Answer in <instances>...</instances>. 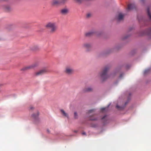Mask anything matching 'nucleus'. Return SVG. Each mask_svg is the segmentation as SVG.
<instances>
[{
    "label": "nucleus",
    "instance_id": "nucleus-1",
    "mask_svg": "<svg viewBox=\"0 0 151 151\" xmlns=\"http://www.w3.org/2000/svg\"><path fill=\"white\" fill-rule=\"evenodd\" d=\"M45 27L49 30L50 34H53L56 31L58 27L55 22H50L47 23L45 25Z\"/></svg>",
    "mask_w": 151,
    "mask_h": 151
},
{
    "label": "nucleus",
    "instance_id": "nucleus-2",
    "mask_svg": "<svg viewBox=\"0 0 151 151\" xmlns=\"http://www.w3.org/2000/svg\"><path fill=\"white\" fill-rule=\"evenodd\" d=\"M109 69V68L108 67H105L103 70L102 71L99 73V76L102 81H104L109 77V76L107 74Z\"/></svg>",
    "mask_w": 151,
    "mask_h": 151
},
{
    "label": "nucleus",
    "instance_id": "nucleus-3",
    "mask_svg": "<svg viewBox=\"0 0 151 151\" xmlns=\"http://www.w3.org/2000/svg\"><path fill=\"white\" fill-rule=\"evenodd\" d=\"M64 73L68 75H71L74 73V70L70 65L66 66L64 71Z\"/></svg>",
    "mask_w": 151,
    "mask_h": 151
},
{
    "label": "nucleus",
    "instance_id": "nucleus-4",
    "mask_svg": "<svg viewBox=\"0 0 151 151\" xmlns=\"http://www.w3.org/2000/svg\"><path fill=\"white\" fill-rule=\"evenodd\" d=\"M49 72L48 69L46 68H43L38 71L35 72L34 75L36 76H38L43 75Z\"/></svg>",
    "mask_w": 151,
    "mask_h": 151
},
{
    "label": "nucleus",
    "instance_id": "nucleus-5",
    "mask_svg": "<svg viewBox=\"0 0 151 151\" xmlns=\"http://www.w3.org/2000/svg\"><path fill=\"white\" fill-rule=\"evenodd\" d=\"M92 47L91 44L90 43L85 42L82 45V47L86 49L87 51H89Z\"/></svg>",
    "mask_w": 151,
    "mask_h": 151
},
{
    "label": "nucleus",
    "instance_id": "nucleus-6",
    "mask_svg": "<svg viewBox=\"0 0 151 151\" xmlns=\"http://www.w3.org/2000/svg\"><path fill=\"white\" fill-rule=\"evenodd\" d=\"M38 65L37 63H35L30 65L27 66L23 68L22 70H25L29 69H31L33 68Z\"/></svg>",
    "mask_w": 151,
    "mask_h": 151
},
{
    "label": "nucleus",
    "instance_id": "nucleus-7",
    "mask_svg": "<svg viewBox=\"0 0 151 151\" xmlns=\"http://www.w3.org/2000/svg\"><path fill=\"white\" fill-rule=\"evenodd\" d=\"M96 33L95 31L94 30H92L86 33L85 35L86 37H90Z\"/></svg>",
    "mask_w": 151,
    "mask_h": 151
},
{
    "label": "nucleus",
    "instance_id": "nucleus-8",
    "mask_svg": "<svg viewBox=\"0 0 151 151\" xmlns=\"http://www.w3.org/2000/svg\"><path fill=\"white\" fill-rule=\"evenodd\" d=\"M38 116L39 112L38 111H37L35 113L33 114L32 115V117L35 120L37 121L39 120Z\"/></svg>",
    "mask_w": 151,
    "mask_h": 151
},
{
    "label": "nucleus",
    "instance_id": "nucleus-9",
    "mask_svg": "<svg viewBox=\"0 0 151 151\" xmlns=\"http://www.w3.org/2000/svg\"><path fill=\"white\" fill-rule=\"evenodd\" d=\"M93 91V88L91 87H86L83 90V92H91Z\"/></svg>",
    "mask_w": 151,
    "mask_h": 151
},
{
    "label": "nucleus",
    "instance_id": "nucleus-10",
    "mask_svg": "<svg viewBox=\"0 0 151 151\" xmlns=\"http://www.w3.org/2000/svg\"><path fill=\"white\" fill-rule=\"evenodd\" d=\"M61 3V1L58 0H53L52 1L51 3L53 6H56L59 4Z\"/></svg>",
    "mask_w": 151,
    "mask_h": 151
},
{
    "label": "nucleus",
    "instance_id": "nucleus-11",
    "mask_svg": "<svg viewBox=\"0 0 151 151\" xmlns=\"http://www.w3.org/2000/svg\"><path fill=\"white\" fill-rule=\"evenodd\" d=\"M135 7V5L134 4H131L128 5L127 8V10H132Z\"/></svg>",
    "mask_w": 151,
    "mask_h": 151
},
{
    "label": "nucleus",
    "instance_id": "nucleus-12",
    "mask_svg": "<svg viewBox=\"0 0 151 151\" xmlns=\"http://www.w3.org/2000/svg\"><path fill=\"white\" fill-rule=\"evenodd\" d=\"M124 15L121 13H119L117 17V19L119 21H120L123 19Z\"/></svg>",
    "mask_w": 151,
    "mask_h": 151
},
{
    "label": "nucleus",
    "instance_id": "nucleus-13",
    "mask_svg": "<svg viewBox=\"0 0 151 151\" xmlns=\"http://www.w3.org/2000/svg\"><path fill=\"white\" fill-rule=\"evenodd\" d=\"M39 48L37 45H35L31 47L30 49L31 50L33 51H36L38 50Z\"/></svg>",
    "mask_w": 151,
    "mask_h": 151
},
{
    "label": "nucleus",
    "instance_id": "nucleus-14",
    "mask_svg": "<svg viewBox=\"0 0 151 151\" xmlns=\"http://www.w3.org/2000/svg\"><path fill=\"white\" fill-rule=\"evenodd\" d=\"M61 12L63 14H67L68 12V10L66 9H64L61 10Z\"/></svg>",
    "mask_w": 151,
    "mask_h": 151
},
{
    "label": "nucleus",
    "instance_id": "nucleus-15",
    "mask_svg": "<svg viewBox=\"0 0 151 151\" xmlns=\"http://www.w3.org/2000/svg\"><path fill=\"white\" fill-rule=\"evenodd\" d=\"M4 8L6 12H9L11 10V8L8 6H5Z\"/></svg>",
    "mask_w": 151,
    "mask_h": 151
},
{
    "label": "nucleus",
    "instance_id": "nucleus-16",
    "mask_svg": "<svg viewBox=\"0 0 151 151\" xmlns=\"http://www.w3.org/2000/svg\"><path fill=\"white\" fill-rule=\"evenodd\" d=\"M61 112L64 116L66 117H68L67 114L66 113H65V112L63 110H61Z\"/></svg>",
    "mask_w": 151,
    "mask_h": 151
},
{
    "label": "nucleus",
    "instance_id": "nucleus-17",
    "mask_svg": "<svg viewBox=\"0 0 151 151\" xmlns=\"http://www.w3.org/2000/svg\"><path fill=\"white\" fill-rule=\"evenodd\" d=\"M90 119L91 120H96L97 119L96 118L91 117L90 118Z\"/></svg>",
    "mask_w": 151,
    "mask_h": 151
},
{
    "label": "nucleus",
    "instance_id": "nucleus-18",
    "mask_svg": "<svg viewBox=\"0 0 151 151\" xmlns=\"http://www.w3.org/2000/svg\"><path fill=\"white\" fill-rule=\"evenodd\" d=\"M74 116L75 119H77L78 118V116L76 112H75L74 113Z\"/></svg>",
    "mask_w": 151,
    "mask_h": 151
},
{
    "label": "nucleus",
    "instance_id": "nucleus-19",
    "mask_svg": "<svg viewBox=\"0 0 151 151\" xmlns=\"http://www.w3.org/2000/svg\"><path fill=\"white\" fill-rule=\"evenodd\" d=\"M78 3H81L83 0H75Z\"/></svg>",
    "mask_w": 151,
    "mask_h": 151
},
{
    "label": "nucleus",
    "instance_id": "nucleus-20",
    "mask_svg": "<svg viewBox=\"0 0 151 151\" xmlns=\"http://www.w3.org/2000/svg\"><path fill=\"white\" fill-rule=\"evenodd\" d=\"M94 109H93L90 110L89 111L88 113L89 114H90L91 113H92L93 112H94Z\"/></svg>",
    "mask_w": 151,
    "mask_h": 151
},
{
    "label": "nucleus",
    "instance_id": "nucleus-21",
    "mask_svg": "<svg viewBox=\"0 0 151 151\" xmlns=\"http://www.w3.org/2000/svg\"><path fill=\"white\" fill-rule=\"evenodd\" d=\"M106 108H103L101 109V111H103Z\"/></svg>",
    "mask_w": 151,
    "mask_h": 151
},
{
    "label": "nucleus",
    "instance_id": "nucleus-22",
    "mask_svg": "<svg viewBox=\"0 0 151 151\" xmlns=\"http://www.w3.org/2000/svg\"><path fill=\"white\" fill-rule=\"evenodd\" d=\"M106 116H105L103 117L102 118V119H106Z\"/></svg>",
    "mask_w": 151,
    "mask_h": 151
},
{
    "label": "nucleus",
    "instance_id": "nucleus-23",
    "mask_svg": "<svg viewBox=\"0 0 151 151\" xmlns=\"http://www.w3.org/2000/svg\"><path fill=\"white\" fill-rule=\"evenodd\" d=\"M140 2L142 3H143L144 2L145 0H140Z\"/></svg>",
    "mask_w": 151,
    "mask_h": 151
},
{
    "label": "nucleus",
    "instance_id": "nucleus-24",
    "mask_svg": "<svg viewBox=\"0 0 151 151\" xmlns=\"http://www.w3.org/2000/svg\"><path fill=\"white\" fill-rule=\"evenodd\" d=\"M33 108H34L32 106H30V109H32Z\"/></svg>",
    "mask_w": 151,
    "mask_h": 151
},
{
    "label": "nucleus",
    "instance_id": "nucleus-25",
    "mask_svg": "<svg viewBox=\"0 0 151 151\" xmlns=\"http://www.w3.org/2000/svg\"><path fill=\"white\" fill-rule=\"evenodd\" d=\"M90 16V14H88L87 15V17H89Z\"/></svg>",
    "mask_w": 151,
    "mask_h": 151
},
{
    "label": "nucleus",
    "instance_id": "nucleus-26",
    "mask_svg": "<svg viewBox=\"0 0 151 151\" xmlns=\"http://www.w3.org/2000/svg\"><path fill=\"white\" fill-rule=\"evenodd\" d=\"M116 107L118 109H119L120 108V107L119 106H118V105H117L116 106Z\"/></svg>",
    "mask_w": 151,
    "mask_h": 151
},
{
    "label": "nucleus",
    "instance_id": "nucleus-27",
    "mask_svg": "<svg viewBox=\"0 0 151 151\" xmlns=\"http://www.w3.org/2000/svg\"><path fill=\"white\" fill-rule=\"evenodd\" d=\"M83 135H86V133L85 132H83L82 133Z\"/></svg>",
    "mask_w": 151,
    "mask_h": 151
},
{
    "label": "nucleus",
    "instance_id": "nucleus-28",
    "mask_svg": "<svg viewBox=\"0 0 151 151\" xmlns=\"http://www.w3.org/2000/svg\"><path fill=\"white\" fill-rule=\"evenodd\" d=\"M122 77V75H121L120 76V78H121Z\"/></svg>",
    "mask_w": 151,
    "mask_h": 151
},
{
    "label": "nucleus",
    "instance_id": "nucleus-29",
    "mask_svg": "<svg viewBox=\"0 0 151 151\" xmlns=\"http://www.w3.org/2000/svg\"><path fill=\"white\" fill-rule=\"evenodd\" d=\"M147 71V70H145V73Z\"/></svg>",
    "mask_w": 151,
    "mask_h": 151
},
{
    "label": "nucleus",
    "instance_id": "nucleus-30",
    "mask_svg": "<svg viewBox=\"0 0 151 151\" xmlns=\"http://www.w3.org/2000/svg\"><path fill=\"white\" fill-rule=\"evenodd\" d=\"M77 132V131H75V132Z\"/></svg>",
    "mask_w": 151,
    "mask_h": 151
},
{
    "label": "nucleus",
    "instance_id": "nucleus-31",
    "mask_svg": "<svg viewBox=\"0 0 151 151\" xmlns=\"http://www.w3.org/2000/svg\"><path fill=\"white\" fill-rule=\"evenodd\" d=\"M1 40V39L0 38V40Z\"/></svg>",
    "mask_w": 151,
    "mask_h": 151
},
{
    "label": "nucleus",
    "instance_id": "nucleus-32",
    "mask_svg": "<svg viewBox=\"0 0 151 151\" xmlns=\"http://www.w3.org/2000/svg\"><path fill=\"white\" fill-rule=\"evenodd\" d=\"M127 103H125V104H127Z\"/></svg>",
    "mask_w": 151,
    "mask_h": 151
}]
</instances>
